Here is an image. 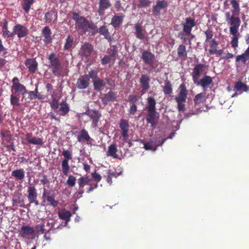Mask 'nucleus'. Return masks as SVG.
Listing matches in <instances>:
<instances>
[{
    "label": "nucleus",
    "instance_id": "a211bd4d",
    "mask_svg": "<svg viewBox=\"0 0 249 249\" xmlns=\"http://www.w3.org/2000/svg\"><path fill=\"white\" fill-rule=\"evenodd\" d=\"M108 82V79L106 78L105 80L98 78L93 81V85L94 90L96 91H101L106 86V83Z\"/></svg>",
    "mask_w": 249,
    "mask_h": 249
},
{
    "label": "nucleus",
    "instance_id": "ea45409f",
    "mask_svg": "<svg viewBox=\"0 0 249 249\" xmlns=\"http://www.w3.org/2000/svg\"><path fill=\"white\" fill-rule=\"evenodd\" d=\"M73 44V38L71 36H68L67 37L66 40V43L65 44L64 49L65 50H70L71 47L72 46Z\"/></svg>",
    "mask_w": 249,
    "mask_h": 249
},
{
    "label": "nucleus",
    "instance_id": "bf43d9fd",
    "mask_svg": "<svg viewBox=\"0 0 249 249\" xmlns=\"http://www.w3.org/2000/svg\"><path fill=\"white\" fill-rule=\"evenodd\" d=\"M178 103V109L179 112H183L185 110V102H177Z\"/></svg>",
    "mask_w": 249,
    "mask_h": 249
},
{
    "label": "nucleus",
    "instance_id": "4c0bfd02",
    "mask_svg": "<svg viewBox=\"0 0 249 249\" xmlns=\"http://www.w3.org/2000/svg\"><path fill=\"white\" fill-rule=\"evenodd\" d=\"M178 55L180 58H185L187 57V52L185 45L182 44L178 46Z\"/></svg>",
    "mask_w": 249,
    "mask_h": 249
},
{
    "label": "nucleus",
    "instance_id": "9d476101",
    "mask_svg": "<svg viewBox=\"0 0 249 249\" xmlns=\"http://www.w3.org/2000/svg\"><path fill=\"white\" fill-rule=\"evenodd\" d=\"M196 25L194 19L191 18H187L185 21L182 23L183 26V31L186 34H190L192 29Z\"/></svg>",
    "mask_w": 249,
    "mask_h": 249
},
{
    "label": "nucleus",
    "instance_id": "0eeeda50",
    "mask_svg": "<svg viewBox=\"0 0 249 249\" xmlns=\"http://www.w3.org/2000/svg\"><path fill=\"white\" fill-rule=\"evenodd\" d=\"M231 26L230 28V34L232 35L237 34L238 28L240 25L241 20L238 17L231 18V19L228 22Z\"/></svg>",
    "mask_w": 249,
    "mask_h": 249
},
{
    "label": "nucleus",
    "instance_id": "a18cd8bd",
    "mask_svg": "<svg viewBox=\"0 0 249 249\" xmlns=\"http://www.w3.org/2000/svg\"><path fill=\"white\" fill-rule=\"evenodd\" d=\"M2 32L3 35L7 36V37H13L14 36V34L12 32H10L8 30L7 28V22H5L2 27Z\"/></svg>",
    "mask_w": 249,
    "mask_h": 249
},
{
    "label": "nucleus",
    "instance_id": "79ce46f5",
    "mask_svg": "<svg viewBox=\"0 0 249 249\" xmlns=\"http://www.w3.org/2000/svg\"><path fill=\"white\" fill-rule=\"evenodd\" d=\"M69 160H67V159H64L62 161V168L63 173L64 175H68V172L70 169V166L68 163Z\"/></svg>",
    "mask_w": 249,
    "mask_h": 249
},
{
    "label": "nucleus",
    "instance_id": "c9c22d12",
    "mask_svg": "<svg viewBox=\"0 0 249 249\" xmlns=\"http://www.w3.org/2000/svg\"><path fill=\"white\" fill-rule=\"evenodd\" d=\"M248 89L249 88L248 86L241 81L236 82L234 88V90L235 91L244 90L245 91H247Z\"/></svg>",
    "mask_w": 249,
    "mask_h": 249
},
{
    "label": "nucleus",
    "instance_id": "4be33fe9",
    "mask_svg": "<svg viewBox=\"0 0 249 249\" xmlns=\"http://www.w3.org/2000/svg\"><path fill=\"white\" fill-rule=\"evenodd\" d=\"M150 78L147 74H142L140 80L141 88L143 91H147L149 87Z\"/></svg>",
    "mask_w": 249,
    "mask_h": 249
},
{
    "label": "nucleus",
    "instance_id": "39448f33",
    "mask_svg": "<svg viewBox=\"0 0 249 249\" xmlns=\"http://www.w3.org/2000/svg\"><path fill=\"white\" fill-rule=\"evenodd\" d=\"M230 2L232 7L231 10L232 15H231L230 12H227L225 13L226 20L228 22L231 19V18L234 17V16H238L240 11L239 3L237 0H231Z\"/></svg>",
    "mask_w": 249,
    "mask_h": 249
},
{
    "label": "nucleus",
    "instance_id": "4468645a",
    "mask_svg": "<svg viewBox=\"0 0 249 249\" xmlns=\"http://www.w3.org/2000/svg\"><path fill=\"white\" fill-rule=\"evenodd\" d=\"M89 84L90 80L88 79V76L83 75L77 79L76 85L78 89H83L87 88Z\"/></svg>",
    "mask_w": 249,
    "mask_h": 249
},
{
    "label": "nucleus",
    "instance_id": "37998d69",
    "mask_svg": "<svg viewBox=\"0 0 249 249\" xmlns=\"http://www.w3.org/2000/svg\"><path fill=\"white\" fill-rule=\"evenodd\" d=\"M19 98L18 97V95H14L12 93L10 96V103L13 106H19Z\"/></svg>",
    "mask_w": 249,
    "mask_h": 249
},
{
    "label": "nucleus",
    "instance_id": "a878e982",
    "mask_svg": "<svg viewBox=\"0 0 249 249\" xmlns=\"http://www.w3.org/2000/svg\"><path fill=\"white\" fill-rule=\"evenodd\" d=\"M90 139L91 138L89 136L88 132L85 129H82L77 135V140L80 142L83 141H86L88 143V142Z\"/></svg>",
    "mask_w": 249,
    "mask_h": 249
},
{
    "label": "nucleus",
    "instance_id": "58836bf2",
    "mask_svg": "<svg viewBox=\"0 0 249 249\" xmlns=\"http://www.w3.org/2000/svg\"><path fill=\"white\" fill-rule=\"evenodd\" d=\"M218 46L217 42L214 39H213L210 42V46L211 49L209 50V52L211 54H215L216 50Z\"/></svg>",
    "mask_w": 249,
    "mask_h": 249
},
{
    "label": "nucleus",
    "instance_id": "f8f14e48",
    "mask_svg": "<svg viewBox=\"0 0 249 249\" xmlns=\"http://www.w3.org/2000/svg\"><path fill=\"white\" fill-rule=\"evenodd\" d=\"M204 67L205 65L202 64H197L195 66L192 72L193 80L194 83L197 82L198 80L201 73L203 71Z\"/></svg>",
    "mask_w": 249,
    "mask_h": 249
},
{
    "label": "nucleus",
    "instance_id": "6e6552de",
    "mask_svg": "<svg viewBox=\"0 0 249 249\" xmlns=\"http://www.w3.org/2000/svg\"><path fill=\"white\" fill-rule=\"evenodd\" d=\"M117 94L116 92L113 91H109L107 93L103 94L100 97L102 103L104 105H107L110 102H114L117 98Z\"/></svg>",
    "mask_w": 249,
    "mask_h": 249
},
{
    "label": "nucleus",
    "instance_id": "f3484780",
    "mask_svg": "<svg viewBox=\"0 0 249 249\" xmlns=\"http://www.w3.org/2000/svg\"><path fill=\"white\" fill-rule=\"evenodd\" d=\"M187 91L184 84L179 86V93L178 96L175 97L176 102H185L187 99Z\"/></svg>",
    "mask_w": 249,
    "mask_h": 249
},
{
    "label": "nucleus",
    "instance_id": "9b49d317",
    "mask_svg": "<svg viewBox=\"0 0 249 249\" xmlns=\"http://www.w3.org/2000/svg\"><path fill=\"white\" fill-rule=\"evenodd\" d=\"M93 51V47L92 45L89 43L85 42L82 45L80 48L79 54L82 56L88 57L90 55Z\"/></svg>",
    "mask_w": 249,
    "mask_h": 249
},
{
    "label": "nucleus",
    "instance_id": "e433bc0d",
    "mask_svg": "<svg viewBox=\"0 0 249 249\" xmlns=\"http://www.w3.org/2000/svg\"><path fill=\"white\" fill-rule=\"evenodd\" d=\"M206 99L205 93H200L195 96L194 99V102L196 105H198L202 103Z\"/></svg>",
    "mask_w": 249,
    "mask_h": 249
},
{
    "label": "nucleus",
    "instance_id": "6ab92c4d",
    "mask_svg": "<svg viewBox=\"0 0 249 249\" xmlns=\"http://www.w3.org/2000/svg\"><path fill=\"white\" fill-rule=\"evenodd\" d=\"M111 6V4L109 0H100L98 10L99 15H103L105 14V10L109 8Z\"/></svg>",
    "mask_w": 249,
    "mask_h": 249
},
{
    "label": "nucleus",
    "instance_id": "c03bdc74",
    "mask_svg": "<svg viewBox=\"0 0 249 249\" xmlns=\"http://www.w3.org/2000/svg\"><path fill=\"white\" fill-rule=\"evenodd\" d=\"M119 126L122 130H128L129 124L128 121L124 119H121Z\"/></svg>",
    "mask_w": 249,
    "mask_h": 249
},
{
    "label": "nucleus",
    "instance_id": "3c124183",
    "mask_svg": "<svg viewBox=\"0 0 249 249\" xmlns=\"http://www.w3.org/2000/svg\"><path fill=\"white\" fill-rule=\"evenodd\" d=\"M108 53L110 57H115L117 54V47L116 46H112L110 49L108 50Z\"/></svg>",
    "mask_w": 249,
    "mask_h": 249
},
{
    "label": "nucleus",
    "instance_id": "2eb2a0df",
    "mask_svg": "<svg viewBox=\"0 0 249 249\" xmlns=\"http://www.w3.org/2000/svg\"><path fill=\"white\" fill-rule=\"evenodd\" d=\"M168 6V2L165 0H158L156 4L153 6L152 12L154 15L158 16L160 14V10Z\"/></svg>",
    "mask_w": 249,
    "mask_h": 249
},
{
    "label": "nucleus",
    "instance_id": "2f4dec72",
    "mask_svg": "<svg viewBox=\"0 0 249 249\" xmlns=\"http://www.w3.org/2000/svg\"><path fill=\"white\" fill-rule=\"evenodd\" d=\"M12 176L17 179L22 180L25 177L24 171L22 169L14 170L12 172Z\"/></svg>",
    "mask_w": 249,
    "mask_h": 249
},
{
    "label": "nucleus",
    "instance_id": "774afa93",
    "mask_svg": "<svg viewBox=\"0 0 249 249\" xmlns=\"http://www.w3.org/2000/svg\"><path fill=\"white\" fill-rule=\"evenodd\" d=\"M1 135L2 137H3L5 138V140L7 142H10V141L12 140V136H11V134H10L8 133H1Z\"/></svg>",
    "mask_w": 249,
    "mask_h": 249
},
{
    "label": "nucleus",
    "instance_id": "0e129e2a",
    "mask_svg": "<svg viewBox=\"0 0 249 249\" xmlns=\"http://www.w3.org/2000/svg\"><path fill=\"white\" fill-rule=\"evenodd\" d=\"M91 176L93 179L97 182L101 180V176L98 173H96V171L91 174Z\"/></svg>",
    "mask_w": 249,
    "mask_h": 249
},
{
    "label": "nucleus",
    "instance_id": "412c9836",
    "mask_svg": "<svg viewBox=\"0 0 249 249\" xmlns=\"http://www.w3.org/2000/svg\"><path fill=\"white\" fill-rule=\"evenodd\" d=\"M26 31L27 30L25 27L20 24H18L14 26L13 33L14 34V36L15 35H17L19 38H21L26 35Z\"/></svg>",
    "mask_w": 249,
    "mask_h": 249
},
{
    "label": "nucleus",
    "instance_id": "cd10ccee",
    "mask_svg": "<svg viewBox=\"0 0 249 249\" xmlns=\"http://www.w3.org/2000/svg\"><path fill=\"white\" fill-rule=\"evenodd\" d=\"M12 88L15 89L16 92H19L23 96H24L25 93H27V90L25 87L19 83L13 84Z\"/></svg>",
    "mask_w": 249,
    "mask_h": 249
},
{
    "label": "nucleus",
    "instance_id": "aec40b11",
    "mask_svg": "<svg viewBox=\"0 0 249 249\" xmlns=\"http://www.w3.org/2000/svg\"><path fill=\"white\" fill-rule=\"evenodd\" d=\"M25 64L29 69V71L31 73H34L38 66V63L34 58L27 59Z\"/></svg>",
    "mask_w": 249,
    "mask_h": 249
},
{
    "label": "nucleus",
    "instance_id": "72a5a7b5",
    "mask_svg": "<svg viewBox=\"0 0 249 249\" xmlns=\"http://www.w3.org/2000/svg\"><path fill=\"white\" fill-rule=\"evenodd\" d=\"M163 91L165 95H169L172 93L173 89L172 84L169 81L166 80L165 81V85L163 87Z\"/></svg>",
    "mask_w": 249,
    "mask_h": 249
},
{
    "label": "nucleus",
    "instance_id": "393cba45",
    "mask_svg": "<svg viewBox=\"0 0 249 249\" xmlns=\"http://www.w3.org/2000/svg\"><path fill=\"white\" fill-rule=\"evenodd\" d=\"M42 34L44 37L43 41L47 44L50 43L52 41V32L48 26H45L42 31Z\"/></svg>",
    "mask_w": 249,
    "mask_h": 249
},
{
    "label": "nucleus",
    "instance_id": "ddd939ff",
    "mask_svg": "<svg viewBox=\"0 0 249 249\" xmlns=\"http://www.w3.org/2000/svg\"><path fill=\"white\" fill-rule=\"evenodd\" d=\"M135 34L136 37L140 40H143L147 38L146 31L140 23L135 24L134 25Z\"/></svg>",
    "mask_w": 249,
    "mask_h": 249
},
{
    "label": "nucleus",
    "instance_id": "09e8293b",
    "mask_svg": "<svg viewBox=\"0 0 249 249\" xmlns=\"http://www.w3.org/2000/svg\"><path fill=\"white\" fill-rule=\"evenodd\" d=\"M84 75H87L89 80H90V78H91L93 81L99 78L98 77V72L96 70H91L89 71V74Z\"/></svg>",
    "mask_w": 249,
    "mask_h": 249
},
{
    "label": "nucleus",
    "instance_id": "8fccbe9b",
    "mask_svg": "<svg viewBox=\"0 0 249 249\" xmlns=\"http://www.w3.org/2000/svg\"><path fill=\"white\" fill-rule=\"evenodd\" d=\"M249 59L247 58V56H245V54L243 53L241 55H238L236 57V61L239 62L241 61L244 64H246L247 61Z\"/></svg>",
    "mask_w": 249,
    "mask_h": 249
},
{
    "label": "nucleus",
    "instance_id": "c756f323",
    "mask_svg": "<svg viewBox=\"0 0 249 249\" xmlns=\"http://www.w3.org/2000/svg\"><path fill=\"white\" fill-rule=\"evenodd\" d=\"M60 115L63 116H66L70 110V107L68 104L65 102H62L60 104Z\"/></svg>",
    "mask_w": 249,
    "mask_h": 249
},
{
    "label": "nucleus",
    "instance_id": "a19ab883",
    "mask_svg": "<svg viewBox=\"0 0 249 249\" xmlns=\"http://www.w3.org/2000/svg\"><path fill=\"white\" fill-rule=\"evenodd\" d=\"M34 0H24L22 4V8L26 13H28L31 6L33 4Z\"/></svg>",
    "mask_w": 249,
    "mask_h": 249
},
{
    "label": "nucleus",
    "instance_id": "603ef678",
    "mask_svg": "<svg viewBox=\"0 0 249 249\" xmlns=\"http://www.w3.org/2000/svg\"><path fill=\"white\" fill-rule=\"evenodd\" d=\"M29 143L33 144L41 145L42 144V140L41 138L34 137L29 140Z\"/></svg>",
    "mask_w": 249,
    "mask_h": 249
},
{
    "label": "nucleus",
    "instance_id": "20e7f679",
    "mask_svg": "<svg viewBox=\"0 0 249 249\" xmlns=\"http://www.w3.org/2000/svg\"><path fill=\"white\" fill-rule=\"evenodd\" d=\"M166 140V139H164L160 142V141H158L156 138H153L147 142H144L142 140H139V141L143 143L144 145L143 148L145 150L155 151L157 149V147L159 146H161Z\"/></svg>",
    "mask_w": 249,
    "mask_h": 249
},
{
    "label": "nucleus",
    "instance_id": "6e6d98bb",
    "mask_svg": "<svg viewBox=\"0 0 249 249\" xmlns=\"http://www.w3.org/2000/svg\"><path fill=\"white\" fill-rule=\"evenodd\" d=\"M36 87L34 91H30L27 92L29 94V98L30 100H33L36 98L37 93H38L37 86L36 85Z\"/></svg>",
    "mask_w": 249,
    "mask_h": 249
},
{
    "label": "nucleus",
    "instance_id": "338daca9",
    "mask_svg": "<svg viewBox=\"0 0 249 249\" xmlns=\"http://www.w3.org/2000/svg\"><path fill=\"white\" fill-rule=\"evenodd\" d=\"M36 230L37 233L42 234L44 232V229H43V226L41 224H39L36 226Z\"/></svg>",
    "mask_w": 249,
    "mask_h": 249
},
{
    "label": "nucleus",
    "instance_id": "473e14b6",
    "mask_svg": "<svg viewBox=\"0 0 249 249\" xmlns=\"http://www.w3.org/2000/svg\"><path fill=\"white\" fill-rule=\"evenodd\" d=\"M99 33L104 36L105 38L108 41L111 40V36H110L108 29L106 26H102L99 30Z\"/></svg>",
    "mask_w": 249,
    "mask_h": 249
},
{
    "label": "nucleus",
    "instance_id": "5fc2aeb1",
    "mask_svg": "<svg viewBox=\"0 0 249 249\" xmlns=\"http://www.w3.org/2000/svg\"><path fill=\"white\" fill-rule=\"evenodd\" d=\"M76 180V179L75 177L70 176L67 181V183L69 186L73 187L75 185Z\"/></svg>",
    "mask_w": 249,
    "mask_h": 249
},
{
    "label": "nucleus",
    "instance_id": "7c9ffc66",
    "mask_svg": "<svg viewBox=\"0 0 249 249\" xmlns=\"http://www.w3.org/2000/svg\"><path fill=\"white\" fill-rule=\"evenodd\" d=\"M57 13H55L53 11L48 12L45 15L44 19L45 20V22L50 23L53 20V21H55L57 19Z\"/></svg>",
    "mask_w": 249,
    "mask_h": 249
},
{
    "label": "nucleus",
    "instance_id": "49530a36",
    "mask_svg": "<svg viewBox=\"0 0 249 249\" xmlns=\"http://www.w3.org/2000/svg\"><path fill=\"white\" fill-rule=\"evenodd\" d=\"M62 220H65V221L62 222L60 224H57L56 222H54L52 227L54 229H61L62 227L66 226L68 224V222L70 221L71 219H62Z\"/></svg>",
    "mask_w": 249,
    "mask_h": 249
},
{
    "label": "nucleus",
    "instance_id": "b1692460",
    "mask_svg": "<svg viewBox=\"0 0 249 249\" xmlns=\"http://www.w3.org/2000/svg\"><path fill=\"white\" fill-rule=\"evenodd\" d=\"M28 199L30 203H33L35 201L37 196L36 189L34 186H30L28 189Z\"/></svg>",
    "mask_w": 249,
    "mask_h": 249
},
{
    "label": "nucleus",
    "instance_id": "1a4fd4ad",
    "mask_svg": "<svg viewBox=\"0 0 249 249\" xmlns=\"http://www.w3.org/2000/svg\"><path fill=\"white\" fill-rule=\"evenodd\" d=\"M141 58L145 64L154 68L155 55L153 53L148 51H144L142 53Z\"/></svg>",
    "mask_w": 249,
    "mask_h": 249
},
{
    "label": "nucleus",
    "instance_id": "c85d7f7f",
    "mask_svg": "<svg viewBox=\"0 0 249 249\" xmlns=\"http://www.w3.org/2000/svg\"><path fill=\"white\" fill-rule=\"evenodd\" d=\"M117 152V148L116 144H112L108 147L107 155L111 156L114 159H117L118 155L116 154Z\"/></svg>",
    "mask_w": 249,
    "mask_h": 249
},
{
    "label": "nucleus",
    "instance_id": "5701e85b",
    "mask_svg": "<svg viewBox=\"0 0 249 249\" xmlns=\"http://www.w3.org/2000/svg\"><path fill=\"white\" fill-rule=\"evenodd\" d=\"M195 84L197 85H200L203 88H205L208 86L213 84V79L210 76L205 75L202 79L200 80H198L197 82Z\"/></svg>",
    "mask_w": 249,
    "mask_h": 249
},
{
    "label": "nucleus",
    "instance_id": "f257e3e1",
    "mask_svg": "<svg viewBox=\"0 0 249 249\" xmlns=\"http://www.w3.org/2000/svg\"><path fill=\"white\" fill-rule=\"evenodd\" d=\"M71 18L75 21V28L81 33H85L89 29L97 31V27L92 23L88 21L84 17L73 12Z\"/></svg>",
    "mask_w": 249,
    "mask_h": 249
},
{
    "label": "nucleus",
    "instance_id": "f704fd0d",
    "mask_svg": "<svg viewBox=\"0 0 249 249\" xmlns=\"http://www.w3.org/2000/svg\"><path fill=\"white\" fill-rule=\"evenodd\" d=\"M91 181V179L89 178L87 176L81 177L78 179V184L80 188H83L85 184L91 185L89 182Z\"/></svg>",
    "mask_w": 249,
    "mask_h": 249
},
{
    "label": "nucleus",
    "instance_id": "4d7b16f0",
    "mask_svg": "<svg viewBox=\"0 0 249 249\" xmlns=\"http://www.w3.org/2000/svg\"><path fill=\"white\" fill-rule=\"evenodd\" d=\"M238 37L236 34L233 35L232 40L231 41V45L232 47L236 48L238 46Z\"/></svg>",
    "mask_w": 249,
    "mask_h": 249
},
{
    "label": "nucleus",
    "instance_id": "423d86ee",
    "mask_svg": "<svg viewBox=\"0 0 249 249\" xmlns=\"http://www.w3.org/2000/svg\"><path fill=\"white\" fill-rule=\"evenodd\" d=\"M55 196V193L53 191H47L46 188H44L42 195L44 201L46 199L50 205L54 207L57 206L58 204V201L54 199Z\"/></svg>",
    "mask_w": 249,
    "mask_h": 249
},
{
    "label": "nucleus",
    "instance_id": "e2e57ef3",
    "mask_svg": "<svg viewBox=\"0 0 249 249\" xmlns=\"http://www.w3.org/2000/svg\"><path fill=\"white\" fill-rule=\"evenodd\" d=\"M62 154L64 157V159H67V160H71L72 158L71 152L69 150H64Z\"/></svg>",
    "mask_w": 249,
    "mask_h": 249
},
{
    "label": "nucleus",
    "instance_id": "052dcab7",
    "mask_svg": "<svg viewBox=\"0 0 249 249\" xmlns=\"http://www.w3.org/2000/svg\"><path fill=\"white\" fill-rule=\"evenodd\" d=\"M204 34L206 37L205 42L207 41L209 39H212L213 37V33L210 29H208L205 31Z\"/></svg>",
    "mask_w": 249,
    "mask_h": 249
},
{
    "label": "nucleus",
    "instance_id": "de8ad7c7",
    "mask_svg": "<svg viewBox=\"0 0 249 249\" xmlns=\"http://www.w3.org/2000/svg\"><path fill=\"white\" fill-rule=\"evenodd\" d=\"M139 4L138 6L139 8H143L149 6L151 3L150 0H138Z\"/></svg>",
    "mask_w": 249,
    "mask_h": 249
},
{
    "label": "nucleus",
    "instance_id": "69168bd1",
    "mask_svg": "<svg viewBox=\"0 0 249 249\" xmlns=\"http://www.w3.org/2000/svg\"><path fill=\"white\" fill-rule=\"evenodd\" d=\"M111 58L108 55H105L101 59L102 64L103 65L107 64L110 62Z\"/></svg>",
    "mask_w": 249,
    "mask_h": 249
},
{
    "label": "nucleus",
    "instance_id": "f03ea898",
    "mask_svg": "<svg viewBox=\"0 0 249 249\" xmlns=\"http://www.w3.org/2000/svg\"><path fill=\"white\" fill-rule=\"evenodd\" d=\"M147 106L145 107V110L148 112L146 120L147 123L155 126L157 124L155 120L159 117V113L156 110V102L153 97H149L147 98Z\"/></svg>",
    "mask_w": 249,
    "mask_h": 249
},
{
    "label": "nucleus",
    "instance_id": "7ed1b4c3",
    "mask_svg": "<svg viewBox=\"0 0 249 249\" xmlns=\"http://www.w3.org/2000/svg\"><path fill=\"white\" fill-rule=\"evenodd\" d=\"M48 60L50 63L49 68L52 73L57 77L60 76L61 75L62 66L55 54L51 53L48 57Z\"/></svg>",
    "mask_w": 249,
    "mask_h": 249
},
{
    "label": "nucleus",
    "instance_id": "bb28decb",
    "mask_svg": "<svg viewBox=\"0 0 249 249\" xmlns=\"http://www.w3.org/2000/svg\"><path fill=\"white\" fill-rule=\"evenodd\" d=\"M124 16H114L111 19V24L114 28L119 27L122 23Z\"/></svg>",
    "mask_w": 249,
    "mask_h": 249
},
{
    "label": "nucleus",
    "instance_id": "680f3d73",
    "mask_svg": "<svg viewBox=\"0 0 249 249\" xmlns=\"http://www.w3.org/2000/svg\"><path fill=\"white\" fill-rule=\"evenodd\" d=\"M51 107L54 110L57 109L59 107V103L58 100L54 99L50 103Z\"/></svg>",
    "mask_w": 249,
    "mask_h": 249
},
{
    "label": "nucleus",
    "instance_id": "864d4df0",
    "mask_svg": "<svg viewBox=\"0 0 249 249\" xmlns=\"http://www.w3.org/2000/svg\"><path fill=\"white\" fill-rule=\"evenodd\" d=\"M60 218H70L71 216L70 212L67 210H63L59 213Z\"/></svg>",
    "mask_w": 249,
    "mask_h": 249
},
{
    "label": "nucleus",
    "instance_id": "dca6fc26",
    "mask_svg": "<svg viewBox=\"0 0 249 249\" xmlns=\"http://www.w3.org/2000/svg\"><path fill=\"white\" fill-rule=\"evenodd\" d=\"M35 230L33 227L29 226H23L20 228L19 233L23 237L33 236L35 235Z\"/></svg>",
    "mask_w": 249,
    "mask_h": 249
},
{
    "label": "nucleus",
    "instance_id": "13d9d810",
    "mask_svg": "<svg viewBox=\"0 0 249 249\" xmlns=\"http://www.w3.org/2000/svg\"><path fill=\"white\" fill-rule=\"evenodd\" d=\"M140 96L134 95H130L128 96V101L132 104H134L139 100Z\"/></svg>",
    "mask_w": 249,
    "mask_h": 249
}]
</instances>
